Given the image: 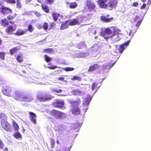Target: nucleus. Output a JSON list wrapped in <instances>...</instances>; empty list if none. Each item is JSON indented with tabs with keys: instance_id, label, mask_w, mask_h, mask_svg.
Masks as SVG:
<instances>
[{
	"instance_id": "f704fd0d",
	"label": "nucleus",
	"mask_w": 151,
	"mask_h": 151,
	"mask_svg": "<svg viewBox=\"0 0 151 151\" xmlns=\"http://www.w3.org/2000/svg\"><path fill=\"white\" fill-rule=\"evenodd\" d=\"M16 14H14L13 15H8L7 18L8 20H12L15 18L16 17Z\"/></svg>"
},
{
	"instance_id": "603ef678",
	"label": "nucleus",
	"mask_w": 151,
	"mask_h": 151,
	"mask_svg": "<svg viewBox=\"0 0 151 151\" xmlns=\"http://www.w3.org/2000/svg\"><path fill=\"white\" fill-rule=\"evenodd\" d=\"M55 25V24L53 22H52L50 23V28H53L54 26Z\"/></svg>"
},
{
	"instance_id": "5fc2aeb1",
	"label": "nucleus",
	"mask_w": 151,
	"mask_h": 151,
	"mask_svg": "<svg viewBox=\"0 0 151 151\" xmlns=\"http://www.w3.org/2000/svg\"><path fill=\"white\" fill-rule=\"evenodd\" d=\"M35 14L36 15L37 17H40L41 16L40 13L37 12H35Z\"/></svg>"
},
{
	"instance_id": "680f3d73",
	"label": "nucleus",
	"mask_w": 151,
	"mask_h": 151,
	"mask_svg": "<svg viewBox=\"0 0 151 151\" xmlns=\"http://www.w3.org/2000/svg\"><path fill=\"white\" fill-rule=\"evenodd\" d=\"M3 151H8V149L7 147H5L4 148Z\"/></svg>"
},
{
	"instance_id": "7ed1b4c3",
	"label": "nucleus",
	"mask_w": 151,
	"mask_h": 151,
	"mask_svg": "<svg viewBox=\"0 0 151 151\" xmlns=\"http://www.w3.org/2000/svg\"><path fill=\"white\" fill-rule=\"evenodd\" d=\"M85 17L81 15H79L75 19H72L69 23V24L71 26L76 25H79L83 22L85 19Z\"/></svg>"
},
{
	"instance_id": "774afa93",
	"label": "nucleus",
	"mask_w": 151,
	"mask_h": 151,
	"mask_svg": "<svg viewBox=\"0 0 151 151\" xmlns=\"http://www.w3.org/2000/svg\"><path fill=\"white\" fill-rule=\"evenodd\" d=\"M98 38V37H97V36H96V37H95V39H96V38Z\"/></svg>"
},
{
	"instance_id": "cd10ccee",
	"label": "nucleus",
	"mask_w": 151,
	"mask_h": 151,
	"mask_svg": "<svg viewBox=\"0 0 151 151\" xmlns=\"http://www.w3.org/2000/svg\"><path fill=\"white\" fill-rule=\"evenodd\" d=\"M41 6L42 10L46 13H49L50 10L48 6L46 5L42 4Z\"/></svg>"
},
{
	"instance_id": "1a4fd4ad",
	"label": "nucleus",
	"mask_w": 151,
	"mask_h": 151,
	"mask_svg": "<svg viewBox=\"0 0 151 151\" xmlns=\"http://www.w3.org/2000/svg\"><path fill=\"white\" fill-rule=\"evenodd\" d=\"M33 99V97L30 95L22 94L20 101L21 102H29Z\"/></svg>"
},
{
	"instance_id": "864d4df0",
	"label": "nucleus",
	"mask_w": 151,
	"mask_h": 151,
	"mask_svg": "<svg viewBox=\"0 0 151 151\" xmlns=\"http://www.w3.org/2000/svg\"><path fill=\"white\" fill-rule=\"evenodd\" d=\"M146 6V4L145 3H144L143 5L140 7V9H145Z\"/></svg>"
},
{
	"instance_id": "49530a36",
	"label": "nucleus",
	"mask_w": 151,
	"mask_h": 151,
	"mask_svg": "<svg viewBox=\"0 0 151 151\" xmlns=\"http://www.w3.org/2000/svg\"><path fill=\"white\" fill-rule=\"evenodd\" d=\"M55 0H45V2L46 3L49 4H53Z\"/></svg>"
},
{
	"instance_id": "4be33fe9",
	"label": "nucleus",
	"mask_w": 151,
	"mask_h": 151,
	"mask_svg": "<svg viewBox=\"0 0 151 151\" xmlns=\"http://www.w3.org/2000/svg\"><path fill=\"white\" fill-rule=\"evenodd\" d=\"M21 48L19 46L14 47L9 50V52L11 55H13L14 53L17 52Z\"/></svg>"
},
{
	"instance_id": "412c9836",
	"label": "nucleus",
	"mask_w": 151,
	"mask_h": 151,
	"mask_svg": "<svg viewBox=\"0 0 151 151\" xmlns=\"http://www.w3.org/2000/svg\"><path fill=\"white\" fill-rule=\"evenodd\" d=\"M101 49V47L98 44H94L91 48V51L96 52Z\"/></svg>"
},
{
	"instance_id": "a211bd4d",
	"label": "nucleus",
	"mask_w": 151,
	"mask_h": 151,
	"mask_svg": "<svg viewBox=\"0 0 151 151\" xmlns=\"http://www.w3.org/2000/svg\"><path fill=\"white\" fill-rule=\"evenodd\" d=\"M71 112L72 114L78 115L80 114L81 110L78 106H73L71 110Z\"/></svg>"
},
{
	"instance_id": "de8ad7c7",
	"label": "nucleus",
	"mask_w": 151,
	"mask_h": 151,
	"mask_svg": "<svg viewBox=\"0 0 151 151\" xmlns=\"http://www.w3.org/2000/svg\"><path fill=\"white\" fill-rule=\"evenodd\" d=\"M48 68L51 70H54L57 68V67L56 65H54L53 66H48L47 67ZM58 68H60V67H58Z\"/></svg>"
},
{
	"instance_id": "79ce46f5",
	"label": "nucleus",
	"mask_w": 151,
	"mask_h": 151,
	"mask_svg": "<svg viewBox=\"0 0 151 151\" xmlns=\"http://www.w3.org/2000/svg\"><path fill=\"white\" fill-rule=\"evenodd\" d=\"M74 69V68L70 67H67L64 69V70L66 71H71L73 70Z\"/></svg>"
},
{
	"instance_id": "f8f14e48",
	"label": "nucleus",
	"mask_w": 151,
	"mask_h": 151,
	"mask_svg": "<svg viewBox=\"0 0 151 151\" xmlns=\"http://www.w3.org/2000/svg\"><path fill=\"white\" fill-rule=\"evenodd\" d=\"M22 94H23V93L18 91H14L12 95L13 97L16 100L20 101Z\"/></svg>"
},
{
	"instance_id": "5701e85b",
	"label": "nucleus",
	"mask_w": 151,
	"mask_h": 151,
	"mask_svg": "<svg viewBox=\"0 0 151 151\" xmlns=\"http://www.w3.org/2000/svg\"><path fill=\"white\" fill-rule=\"evenodd\" d=\"M100 19L104 22H110L113 19V17L107 18L106 16H102L100 17Z\"/></svg>"
},
{
	"instance_id": "a878e982",
	"label": "nucleus",
	"mask_w": 151,
	"mask_h": 151,
	"mask_svg": "<svg viewBox=\"0 0 151 151\" xmlns=\"http://www.w3.org/2000/svg\"><path fill=\"white\" fill-rule=\"evenodd\" d=\"M67 4H69V7L70 9H75L78 6L77 4L75 2L70 3L67 2Z\"/></svg>"
},
{
	"instance_id": "0eeeda50",
	"label": "nucleus",
	"mask_w": 151,
	"mask_h": 151,
	"mask_svg": "<svg viewBox=\"0 0 151 151\" xmlns=\"http://www.w3.org/2000/svg\"><path fill=\"white\" fill-rule=\"evenodd\" d=\"M86 6L87 8L91 11L94 10L96 6V4L92 0H87Z\"/></svg>"
},
{
	"instance_id": "f3484780",
	"label": "nucleus",
	"mask_w": 151,
	"mask_h": 151,
	"mask_svg": "<svg viewBox=\"0 0 151 151\" xmlns=\"http://www.w3.org/2000/svg\"><path fill=\"white\" fill-rule=\"evenodd\" d=\"M100 67V65L99 64L95 63L94 64L89 67L88 70V72H91L94 70H96L99 68Z\"/></svg>"
},
{
	"instance_id": "bf43d9fd",
	"label": "nucleus",
	"mask_w": 151,
	"mask_h": 151,
	"mask_svg": "<svg viewBox=\"0 0 151 151\" xmlns=\"http://www.w3.org/2000/svg\"><path fill=\"white\" fill-rule=\"evenodd\" d=\"M64 77H59L58 78V79L59 80H61L62 81H63L64 80Z\"/></svg>"
},
{
	"instance_id": "7c9ffc66",
	"label": "nucleus",
	"mask_w": 151,
	"mask_h": 151,
	"mask_svg": "<svg viewBox=\"0 0 151 151\" xmlns=\"http://www.w3.org/2000/svg\"><path fill=\"white\" fill-rule=\"evenodd\" d=\"M0 123L2 122L3 121H6L7 119V117L6 114L3 113H0Z\"/></svg>"
},
{
	"instance_id": "0e129e2a",
	"label": "nucleus",
	"mask_w": 151,
	"mask_h": 151,
	"mask_svg": "<svg viewBox=\"0 0 151 151\" xmlns=\"http://www.w3.org/2000/svg\"><path fill=\"white\" fill-rule=\"evenodd\" d=\"M2 41L1 39H0V45H1L2 43Z\"/></svg>"
},
{
	"instance_id": "c9c22d12",
	"label": "nucleus",
	"mask_w": 151,
	"mask_h": 151,
	"mask_svg": "<svg viewBox=\"0 0 151 151\" xmlns=\"http://www.w3.org/2000/svg\"><path fill=\"white\" fill-rule=\"evenodd\" d=\"M16 59L17 61L19 62H21L23 61V56L21 54L18 55Z\"/></svg>"
},
{
	"instance_id": "69168bd1",
	"label": "nucleus",
	"mask_w": 151,
	"mask_h": 151,
	"mask_svg": "<svg viewBox=\"0 0 151 151\" xmlns=\"http://www.w3.org/2000/svg\"><path fill=\"white\" fill-rule=\"evenodd\" d=\"M56 143H57V145H58L59 144V140H57Z\"/></svg>"
},
{
	"instance_id": "bb28decb",
	"label": "nucleus",
	"mask_w": 151,
	"mask_h": 151,
	"mask_svg": "<svg viewBox=\"0 0 151 151\" xmlns=\"http://www.w3.org/2000/svg\"><path fill=\"white\" fill-rule=\"evenodd\" d=\"M52 15L54 20L56 22L58 20L60 14L58 13L53 12L52 14Z\"/></svg>"
},
{
	"instance_id": "c756f323",
	"label": "nucleus",
	"mask_w": 151,
	"mask_h": 151,
	"mask_svg": "<svg viewBox=\"0 0 151 151\" xmlns=\"http://www.w3.org/2000/svg\"><path fill=\"white\" fill-rule=\"evenodd\" d=\"M25 33V32H24L22 29H18L16 32L14 33V34L18 36H20L24 35Z\"/></svg>"
},
{
	"instance_id": "2f4dec72",
	"label": "nucleus",
	"mask_w": 151,
	"mask_h": 151,
	"mask_svg": "<svg viewBox=\"0 0 151 151\" xmlns=\"http://www.w3.org/2000/svg\"><path fill=\"white\" fill-rule=\"evenodd\" d=\"M13 137L17 139L21 138L22 137V135L19 133L18 132H17L13 134Z\"/></svg>"
},
{
	"instance_id": "20e7f679",
	"label": "nucleus",
	"mask_w": 151,
	"mask_h": 151,
	"mask_svg": "<svg viewBox=\"0 0 151 151\" xmlns=\"http://www.w3.org/2000/svg\"><path fill=\"white\" fill-rule=\"evenodd\" d=\"M1 125V128L4 130L10 133L13 132L12 125L7 120L2 122Z\"/></svg>"
},
{
	"instance_id": "6ab92c4d",
	"label": "nucleus",
	"mask_w": 151,
	"mask_h": 151,
	"mask_svg": "<svg viewBox=\"0 0 151 151\" xmlns=\"http://www.w3.org/2000/svg\"><path fill=\"white\" fill-rule=\"evenodd\" d=\"M116 32L115 33H113V34L110 37L115 42L118 41L120 39L119 33H116Z\"/></svg>"
},
{
	"instance_id": "6e6552de",
	"label": "nucleus",
	"mask_w": 151,
	"mask_h": 151,
	"mask_svg": "<svg viewBox=\"0 0 151 151\" xmlns=\"http://www.w3.org/2000/svg\"><path fill=\"white\" fill-rule=\"evenodd\" d=\"M12 91L11 87L8 86L3 88L2 92L4 95L8 96H11L12 95Z\"/></svg>"
},
{
	"instance_id": "a19ab883",
	"label": "nucleus",
	"mask_w": 151,
	"mask_h": 151,
	"mask_svg": "<svg viewBox=\"0 0 151 151\" xmlns=\"http://www.w3.org/2000/svg\"><path fill=\"white\" fill-rule=\"evenodd\" d=\"M98 83L96 82H94L92 85L91 90L93 91L95 88H97Z\"/></svg>"
},
{
	"instance_id": "f03ea898",
	"label": "nucleus",
	"mask_w": 151,
	"mask_h": 151,
	"mask_svg": "<svg viewBox=\"0 0 151 151\" xmlns=\"http://www.w3.org/2000/svg\"><path fill=\"white\" fill-rule=\"evenodd\" d=\"M116 30L115 27H111L106 28L101 34V35L106 39H108L110 37V35L115 33Z\"/></svg>"
},
{
	"instance_id": "9b49d317",
	"label": "nucleus",
	"mask_w": 151,
	"mask_h": 151,
	"mask_svg": "<svg viewBox=\"0 0 151 151\" xmlns=\"http://www.w3.org/2000/svg\"><path fill=\"white\" fill-rule=\"evenodd\" d=\"M16 29V26L9 25L5 29V32L8 35L14 34V32Z\"/></svg>"
},
{
	"instance_id": "a18cd8bd",
	"label": "nucleus",
	"mask_w": 151,
	"mask_h": 151,
	"mask_svg": "<svg viewBox=\"0 0 151 151\" xmlns=\"http://www.w3.org/2000/svg\"><path fill=\"white\" fill-rule=\"evenodd\" d=\"M5 53L3 52H0V58L2 60H4L5 58Z\"/></svg>"
},
{
	"instance_id": "f257e3e1",
	"label": "nucleus",
	"mask_w": 151,
	"mask_h": 151,
	"mask_svg": "<svg viewBox=\"0 0 151 151\" xmlns=\"http://www.w3.org/2000/svg\"><path fill=\"white\" fill-rule=\"evenodd\" d=\"M142 21V19L140 18L139 16H136L132 20V22L133 25L136 27V29L132 28L130 30L129 35L132 36L136 32L137 29L140 25Z\"/></svg>"
},
{
	"instance_id": "052dcab7",
	"label": "nucleus",
	"mask_w": 151,
	"mask_h": 151,
	"mask_svg": "<svg viewBox=\"0 0 151 151\" xmlns=\"http://www.w3.org/2000/svg\"><path fill=\"white\" fill-rule=\"evenodd\" d=\"M4 6L2 4H1L0 2V10H1V11L2 10V8Z\"/></svg>"
},
{
	"instance_id": "4c0bfd02",
	"label": "nucleus",
	"mask_w": 151,
	"mask_h": 151,
	"mask_svg": "<svg viewBox=\"0 0 151 151\" xmlns=\"http://www.w3.org/2000/svg\"><path fill=\"white\" fill-rule=\"evenodd\" d=\"M44 57L45 61L47 63L50 62L52 60V58H50L47 55H45Z\"/></svg>"
},
{
	"instance_id": "ddd939ff",
	"label": "nucleus",
	"mask_w": 151,
	"mask_h": 151,
	"mask_svg": "<svg viewBox=\"0 0 151 151\" xmlns=\"http://www.w3.org/2000/svg\"><path fill=\"white\" fill-rule=\"evenodd\" d=\"M29 117L31 122L35 124H36V115L33 112L29 111Z\"/></svg>"
},
{
	"instance_id": "473e14b6",
	"label": "nucleus",
	"mask_w": 151,
	"mask_h": 151,
	"mask_svg": "<svg viewBox=\"0 0 151 151\" xmlns=\"http://www.w3.org/2000/svg\"><path fill=\"white\" fill-rule=\"evenodd\" d=\"M71 80L72 81L77 80L78 81H80L81 80V77L78 76L77 75H75L71 78Z\"/></svg>"
},
{
	"instance_id": "e433bc0d",
	"label": "nucleus",
	"mask_w": 151,
	"mask_h": 151,
	"mask_svg": "<svg viewBox=\"0 0 151 151\" xmlns=\"http://www.w3.org/2000/svg\"><path fill=\"white\" fill-rule=\"evenodd\" d=\"M63 126L61 125H58L55 127V131H58L62 130Z\"/></svg>"
},
{
	"instance_id": "4d7b16f0",
	"label": "nucleus",
	"mask_w": 151,
	"mask_h": 151,
	"mask_svg": "<svg viewBox=\"0 0 151 151\" xmlns=\"http://www.w3.org/2000/svg\"><path fill=\"white\" fill-rule=\"evenodd\" d=\"M37 27L38 29H41L42 28H43L42 26L40 24H38L37 26Z\"/></svg>"
},
{
	"instance_id": "37998d69",
	"label": "nucleus",
	"mask_w": 151,
	"mask_h": 151,
	"mask_svg": "<svg viewBox=\"0 0 151 151\" xmlns=\"http://www.w3.org/2000/svg\"><path fill=\"white\" fill-rule=\"evenodd\" d=\"M42 27L44 30H47L48 28V23L46 22H44L43 24Z\"/></svg>"
},
{
	"instance_id": "9d476101",
	"label": "nucleus",
	"mask_w": 151,
	"mask_h": 151,
	"mask_svg": "<svg viewBox=\"0 0 151 151\" xmlns=\"http://www.w3.org/2000/svg\"><path fill=\"white\" fill-rule=\"evenodd\" d=\"M108 0H97L96 1L99 7L101 9H106Z\"/></svg>"
},
{
	"instance_id": "58836bf2",
	"label": "nucleus",
	"mask_w": 151,
	"mask_h": 151,
	"mask_svg": "<svg viewBox=\"0 0 151 151\" xmlns=\"http://www.w3.org/2000/svg\"><path fill=\"white\" fill-rule=\"evenodd\" d=\"M50 140L51 148H53L55 146V141L54 139L52 138H51L50 139Z\"/></svg>"
},
{
	"instance_id": "4468645a",
	"label": "nucleus",
	"mask_w": 151,
	"mask_h": 151,
	"mask_svg": "<svg viewBox=\"0 0 151 151\" xmlns=\"http://www.w3.org/2000/svg\"><path fill=\"white\" fill-rule=\"evenodd\" d=\"M64 102L63 101L57 100L53 103V105L55 107L60 108L64 106Z\"/></svg>"
},
{
	"instance_id": "8fccbe9b",
	"label": "nucleus",
	"mask_w": 151,
	"mask_h": 151,
	"mask_svg": "<svg viewBox=\"0 0 151 151\" xmlns=\"http://www.w3.org/2000/svg\"><path fill=\"white\" fill-rule=\"evenodd\" d=\"M53 91L57 93L61 92L62 91V90L60 89H53Z\"/></svg>"
},
{
	"instance_id": "423d86ee",
	"label": "nucleus",
	"mask_w": 151,
	"mask_h": 151,
	"mask_svg": "<svg viewBox=\"0 0 151 151\" xmlns=\"http://www.w3.org/2000/svg\"><path fill=\"white\" fill-rule=\"evenodd\" d=\"M118 3L117 0H109L107 4L106 8L109 7L111 10L115 9L117 6Z\"/></svg>"
},
{
	"instance_id": "72a5a7b5",
	"label": "nucleus",
	"mask_w": 151,
	"mask_h": 151,
	"mask_svg": "<svg viewBox=\"0 0 151 151\" xmlns=\"http://www.w3.org/2000/svg\"><path fill=\"white\" fill-rule=\"evenodd\" d=\"M44 51L45 53H51L53 52V50L52 48H48L44 49Z\"/></svg>"
},
{
	"instance_id": "338daca9",
	"label": "nucleus",
	"mask_w": 151,
	"mask_h": 151,
	"mask_svg": "<svg viewBox=\"0 0 151 151\" xmlns=\"http://www.w3.org/2000/svg\"><path fill=\"white\" fill-rule=\"evenodd\" d=\"M75 91L78 92L80 93V91L79 90L77 91V90H76Z\"/></svg>"
},
{
	"instance_id": "c03bdc74",
	"label": "nucleus",
	"mask_w": 151,
	"mask_h": 151,
	"mask_svg": "<svg viewBox=\"0 0 151 151\" xmlns=\"http://www.w3.org/2000/svg\"><path fill=\"white\" fill-rule=\"evenodd\" d=\"M5 145L2 139H0V150H2L4 148Z\"/></svg>"
},
{
	"instance_id": "6e6d98bb",
	"label": "nucleus",
	"mask_w": 151,
	"mask_h": 151,
	"mask_svg": "<svg viewBox=\"0 0 151 151\" xmlns=\"http://www.w3.org/2000/svg\"><path fill=\"white\" fill-rule=\"evenodd\" d=\"M142 2H145L146 0H141ZM151 4V0H148L147 2V4L149 5Z\"/></svg>"
},
{
	"instance_id": "ea45409f",
	"label": "nucleus",
	"mask_w": 151,
	"mask_h": 151,
	"mask_svg": "<svg viewBox=\"0 0 151 151\" xmlns=\"http://www.w3.org/2000/svg\"><path fill=\"white\" fill-rule=\"evenodd\" d=\"M34 29L32 24H29L28 26V30L30 32H32Z\"/></svg>"
},
{
	"instance_id": "e2e57ef3",
	"label": "nucleus",
	"mask_w": 151,
	"mask_h": 151,
	"mask_svg": "<svg viewBox=\"0 0 151 151\" xmlns=\"http://www.w3.org/2000/svg\"><path fill=\"white\" fill-rule=\"evenodd\" d=\"M9 23H10V24H13L14 23V21H9Z\"/></svg>"
},
{
	"instance_id": "3c124183",
	"label": "nucleus",
	"mask_w": 151,
	"mask_h": 151,
	"mask_svg": "<svg viewBox=\"0 0 151 151\" xmlns=\"http://www.w3.org/2000/svg\"><path fill=\"white\" fill-rule=\"evenodd\" d=\"M6 1L10 3L15 4L16 3L15 0H6Z\"/></svg>"
},
{
	"instance_id": "dca6fc26",
	"label": "nucleus",
	"mask_w": 151,
	"mask_h": 151,
	"mask_svg": "<svg viewBox=\"0 0 151 151\" xmlns=\"http://www.w3.org/2000/svg\"><path fill=\"white\" fill-rule=\"evenodd\" d=\"M1 12L4 15H6L8 14H10L12 12V10L9 7L4 6L2 8Z\"/></svg>"
},
{
	"instance_id": "09e8293b",
	"label": "nucleus",
	"mask_w": 151,
	"mask_h": 151,
	"mask_svg": "<svg viewBox=\"0 0 151 151\" xmlns=\"http://www.w3.org/2000/svg\"><path fill=\"white\" fill-rule=\"evenodd\" d=\"M17 8L20 9L22 8V4L20 2H17Z\"/></svg>"
},
{
	"instance_id": "13d9d810",
	"label": "nucleus",
	"mask_w": 151,
	"mask_h": 151,
	"mask_svg": "<svg viewBox=\"0 0 151 151\" xmlns=\"http://www.w3.org/2000/svg\"><path fill=\"white\" fill-rule=\"evenodd\" d=\"M138 5V3L137 2H134L133 4V6H137Z\"/></svg>"
},
{
	"instance_id": "c85d7f7f",
	"label": "nucleus",
	"mask_w": 151,
	"mask_h": 151,
	"mask_svg": "<svg viewBox=\"0 0 151 151\" xmlns=\"http://www.w3.org/2000/svg\"><path fill=\"white\" fill-rule=\"evenodd\" d=\"M39 99L41 101H45L50 100L51 98L46 96L39 97Z\"/></svg>"
},
{
	"instance_id": "b1692460",
	"label": "nucleus",
	"mask_w": 151,
	"mask_h": 151,
	"mask_svg": "<svg viewBox=\"0 0 151 151\" xmlns=\"http://www.w3.org/2000/svg\"><path fill=\"white\" fill-rule=\"evenodd\" d=\"M69 25H70L69 24V23H68V21H66L64 22L62 24L60 27V29L61 30H64L68 28Z\"/></svg>"
},
{
	"instance_id": "393cba45",
	"label": "nucleus",
	"mask_w": 151,
	"mask_h": 151,
	"mask_svg": "<svg viewBox=\"0 0 151 151\" xmlns=\"http://www.w3.org/2000/svg\"><path fill=\"white\" fill-rule=\"evenodd\" d=\"M1 24L4 27H6L9 24V22L6 18H5L1 20Z\"/></svg>"
},
{
	"instance_id": "39448f33",
	"label": "nucleus",
	"mask_w": 151,
	"mask_h": 151,
	"mask_svg": "<svg viewBox=\"0 0 151 151\" xmlns=\"http://www.w3.org/2000/svg\"><path fill=\"white\" fill-rule=\"evenodd\" d=\"M50 113L52 116L58 119H60L62 118L63 115H65V113L54 109L51 111Z\"/></svg>"
},
{
	"instance_id": "2eb2a0df",
	"label": "nucleus",
	"mask_w": 151,
	"mask_h": 151,
	"mask_svg": "<svg viewBox=\"0 0 151 151\" xmlns=\"http://www.w3.org/2000/svg\"><path fill=\"white\" fill-rule=\"evenodd\" d=\"M129 42V41H128L120 45L119 47L118 48L119 53L121 54L122 53L125 49V47H126L128 45Z\"/></svg>"
},
{
	"instance_id": "aec40b11",
	"label": "nucleus",
	"mask_w": 151,
	"mask_h": 151,
	"mask_svg": "<svg viewBox=\"0 0 151 151\" xmlns=\"http://www.w3.org/2000/svg\"><path fill=\"white\" fill-rule=\"evenodd\" d=\"M12 127L13 130L15 132H18L19 129V127L16 122L13 119L12 122Z\"/></svg>"
}]
</instances>
